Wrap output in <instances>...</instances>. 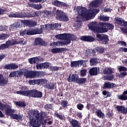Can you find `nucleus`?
<instances>
[{
    "label": "nucleus",
    "mask_w": 127,
    "mask_h": 127,
    "mask_svg": "<svg viewBox=\"0 0 127 127\" xmlns=\"http://www.w3.org/2000/svg\"><path fill=\"white\" fill-rule=\"evenodd\" d=\"M48 82V80L47 79H38V85H44V84H46Z\"/></svg>",
    "instance_id": "e433bc0d"
},
{
    "label": "nucleus",
    "mask_w": 127,
    "mask_h": 127,
    "mask_svg": "<svg viewBox=\"0 0 127 127\" xmlns=\"http://www.w3.org/2000/svg\"><path fill=\"white\" fill-rule=\"evenodd\" d=\"M6 42L8 47H9V46H12L13 45L18 44V42H17V40L11 39L6 41Z\"/></svg>",
    "instance_id": "aec40b11"
},
{
    "label": "nucleus",
    "mask_w": 127,
    "mask_h": 127,
    "mask_svg": "<svg viewBox=\"0 0 127 127\" xmlns=\"http://www.w3.org/2000/svg\"><path fill=\"white\" fill-rule=\"evenodd\" d=\"M5 48H8V46L6 44V42L5 44H2L0 46V49H5Z\"/></svg>",
    "instance_id": "864d4df0"
},
{
    "label": "nucleus",
    "mask_w": 127,
    "mask_h": 127,
    "mask_svg": "<svg viewBox=\"0 0 127 127\" xmlns=\"http://www.w3.org/2000/svg\"><path fill=\"white\" fill-rule=\"evenodd\" d=\"M104 79L105 80H109V81H111V80H113L114 79V75H109L107 76H105Z\"/></svg>",
    "instance_id": "3c124183"
},
{
    "label": "nucleus",
    "mask_w": 127,
    "mask_h": 127,
    "mask_svg": "<svg viewBox=\"0 0 127 127\" xmlns=\"http://www.w3.org/2000/svg\"><path fill=\"white\" fill-rule=\"evenodd\" d=\"M34 44L35 45H43V41H42V39L40 38H38L35 39Z\"/></svg>",
    "instance_id": "7c9ffc66"
},
{
    "label": "nucleus",
    "mask_w": 127,
    "mask_h": 127,
    "mask_svg": "<svg viewBox=\"0 0 127 127\" xmlns=\"http://www.w3.org/2000/svg\"><path fill=\"white\" fill-rule=\"evenodd\" d=\"M43 28H44V25H41L40 29H34L35 34H41V33H42V31L44 29Z\"/></svg>",
    "instance_id": "2f4dec72"
},
{
    "label": "nucleus",
    "mask_w": 127,
    "mask_h": 127,
    "mask_svg": "<svg viewBox=\"0 0 127 127\" xmlns=\"http://www.w3.org/2000/svg\"><path fill=\"white\" fill-rule=\"evenodd\" d=\"M97 26V22H92L89 24L88 27L89 29H91V30H92L93 31H94V32H98L99 33H101L100 32H99L98 30L99 29H101L102 28V26L99 25V27H96Z\"/></svg>",
    "instance_id": "0eeeda50"
},
{
    "label": "nucleus",
    "mask_w": 127,
    "mask_h": 127,
    "mask_svg": "<svg viewBox=\"0 0 127 127\" xmlns=\"http://www.w3.org/2000/svg\"><path fill=\"white\" fill-rule=\"evenodd\" d=\"M78 78V75L77 74H69L67 77V81L69 82H74L76 83L77 82V79Z\"/></svg>",
    "instance_id": "9b49d317"
},
{
    "label": "nucleus",
    "mask_w": 127,
    "mask_h": 127,
    "mask_svg": "<svg viewBox=\"0 0 127 127\" xmlns=\"http://www.w3.org/2000/svg\"><path fill=\"white\" fill-rule=\"evenodd\" d=\"M81 40L83 41H87L88 42H93L95 40V38L89 36H83L80 37Z\"/></svg>",
    "instance_id": "dca6fc26"
},
{
    "label": "nucleus",
    "mask_w": 127,
    "mask_h": 127,
    "mask_svg": "<svg viewBox=\"0 0 127 127\" xmlns=\"http://www.w3.org/2000/svg\"><path fill=\"white\" fill-rule=\"evenodd\" d=\"M90 63L91 66H95V65H97L98 64V59H91L90 60Z\"/></svg>",
    "instance_id": "473e14b6"
},
{
    "label": "nucleus",
    "mask_w": 127,
    "mask_h": 127,
    "mask_svg": "<svg viewBox=\"0 0 127 127\" xmlns=\"http://www.w3.org/2000/svg\"><path fill=\"white\" fill-rule=\"evenodd\" d=\"M65 41L64 42H56V46H63V45H67V44H64Z\"/></svg>",
    "instance_id": "c03bdc74"
},
{
    "label": "nucleus",
    "mask_w": 127,
    "mask_h": 127,
    "mask_svg": "<svg viewBox=\"0 0 127 127\" xmlns=\"http://www.w3.org/2000/svg\"><path fill=\"white\" fill-rule=\"evenodd\" d=\"M44 30H49L50 29H51L50 28V24H47L44 26V28H43Z\"/></svg>",
    "instance_id": "4d7b16f0"
},
{
    "label": "nucleus",
    "mask_w": 127,
    "mask_h": 127,
    "mask_svg": "<svg viewBox=\"0 0 127 127\" xmlns=\"http://www.w3.org/2000/svg\"><path fill=\"white\" fill-rule=\"evenodd\" d=\"M8 37V35L6 34H4L0 35V39L3 40V39H6Z\"/></svg>",
    "instance_id": "09e8293b"
},
{
    "label": "nucleus",
    "mask_w": 127,
    "mask_h": 127,
    "mask_svg": "<svg viewBox=\"0 0 127 127\" xmlns=\"http://www.w3.org/2000/svg\"><path fill=\"white\" fill-rule=\"evenodd\" d=\"M43 66L44 69L45 68H48V67L50 66V64L48 63H44L43 64Z\"/></svg>",
    "instance_id": "338daca9"
},
{
    "label": "nucleus",
    "mask_w": 127,
    "mask_h": 127,
    "mask_svg": "<svg viewBox=\"0 0 127 127\" xmlns=\"http://www.w3.org/2000/svg\"><path fill=\"white\" fill-rule=\"evenodd\" d=\"M29 6L31 7H33V8H35V9H41L42 8V5L41 4H29L28 3Z\"/></svg>",
    "instance_id": "b1692460"
},
{
    "label": "nucleus",
    "mask_w": 127,
    "mask_h": 127,
    "mask_svg": "<svg viewBox=\"0 0 127 127\" xmlns=\"http://www.w3.org/2000/svg\"><path fill=\"white\" fill-rule=\"evenodd\" d=\"M29 85H35L37 84L38 85V80H31L28 82Z\"/></svg>",
    "instance_id": "37998d69"
},
{
    "label": "nucleus",
    "mask_w": 127,
    "mask_h": 127,
    "mask_svg": "<svg viewBox=\"0 0 127 127\" xmlns=\"http://www.w3.org/2000/svg\"><path fill=\"white\" fill-rule=\"evenodd\" d=\"M97 38H99L100 41H102L103 44H107L109 41V37L107 35H97Z\"/></svg>",
    "instance_id": "9d476101"
},
{
    "label": "nucleus",
    "mask_w": 127,
    "mask_h": 127,
    "mask_svg": "<svg viewBox=\"0 0 127 127\" xmlns=\"http://www.w3.org/2000/svg\"><path fill=\"white\" fill-rule=\"evenodd\" d=\"M118 69L119 70L120 72H121V71H127V67H126L125 66H120L118 67Z\"/></svg>",
    "instance_id": "49530a36"
},
{
    "label": "nucleus",
    "mask_w": 127,
    "mask_h": 127,
    "mask_svg": "<svg viewBox=\"0 0 127 127\" xmlns=\"http://www.w3.org/2000/svg\"><path fill=\"white\" fill-rule=\"evenodd\" d=\"M102 93L106 98H107L108 97H111V93H110V92L108 91H103Z\"/></svg>",
    "instance_id": "a18cd8bd"
},
{
    "label": "nucleus",
    "mask_w": 127,
    "mask_h": 127,
    "mask_svg": "<svg viewBox=\"0 0 127 127\" xmlns=\"http://www.w3.org/2000/svg\"><path fill=\"white\" fill-rule=\"evenodd\" d=\"M27 25L29 27H32L33 26H35V25H37V22H34L33 21H26Z\"/></svg>",
    "instance_id": "bb28decb"
},
{
    "label": "nucleus",
    "mask_w": 127,
    "mask_h": 127,
    "mask_svg": "<svg viewBox=\"0 0 127 127\" xmlns=\"http://www.w3.org/2000/svg\"><path fill=\"white\" fill-rule=\"evenodd\" d=\"M36 68L38 70L44 69L43 68V64H37Z\"/></svg>",
    "instance_id": "603ef678"
},
{
    "label": "nucleus",
    "mask_w": 127,
    "mask_h": 127,
    "mask_svg": "<svg viewBox=\"0 0 127 127\" xmlns=\"http://www.w3.org/2000/svg\"><path fill=\"white\" fill-rule=\"evenodd\" d=\"M9 77H11V78L13 77H16V71L10 72L9 74Z\"/></svg>",
    "instance_id": "13d9d810"
},
{
    "label": "nucleus",
    "mask_w": 127,
    "mask_h": 127,
    "mask_svg": "<svg viewBox=\"0 0 127 127\" xmlns=\"http://www.w3.org/2000/svg\"><path fill=\"white\" fill-rule=\"evenodd\" d=\"M100 73V68L98 67H93L89 70V73L92 76H96Z\"/></svg>",
    "instance_id": "4468645a"
},
{
    "label": "nucleus",
    "mask_w": 127,
    "mask_h": 127,
    "mask_svg": "<svg viewBox=\"0 0 127 127\" xmlns=\"http://www.w3.org/2000/svg\"><path fill=\"white\" fill-rule=\"evenodd\" d=\"M99 25L102 27V28L98 30V32H100V33L108 32L109 29H114V27H115L114 25L105 22H99Z\"/></svg>",
    "instance_id": "20e7f679"
},
{
    "label": "nucleus",
    "mask_w": 127,
    "mask_h": 127,
    "mask_svg": "<svg viewBox=\"0 0 127 127\" xmlns=\"http://www.w3.org/2000/svg\"><path fill=\"white\" fill-rule=\"evenodd\" d=\"M24 75L26 78H35V71L26 70Z\"/></svg>",
    "instance_id": "ddd939ff"
},
{
    "label": "nucleus",
    "mask_w": 127,
    "mask_h": 127,
    "mask_svg": "<svg viewBox=\"0 0 127 127\" xmlns=\"http://www.w3.org/2000/svg\"><path fill=\"white\" fill-rule=\"evenodd\" d=\"M96 114L97 117H98V118H100V119H104V117H105V114H104L102 111H101L100 110H98L97 111H96Z\"/></svg>",
    "instance_id": "cd10ccee"
},
{
    "label": "nucleus",
    "mask_w": 127,
    "mask_h": 127,
    "mask_svg": "<svg viewBox=\"0 0 127 127\" xmlns=\"http://www.w3.org/2000/svg\"><path fill=\"white\" fill-rule=\"evenodd\" d=\"M71 67H78V61L72 62L70 64Z\"/></svg>",
    "instance_id": "de8ad7c7"
},
{
    "label": "nucleus",
    "mask_w": 127,
    "mask_h": 127,
    "mask_svg": "<svg viewBox=\"0 0 127 127\" xmlns=\"http://www.w3.org/2000/svg\"><path fill=\"white\" fill-rule=\"evenodd\" d=\"M118 99H119L120 100H123L124 101H127V90L124 91L123 92V95H118Z\"/></svg>",
    "instance_id": "412c9836"
},
{
    "label": "nucleus",
    "mask_w": 127,
    "mask_h": 127,
    "mask_svg": "<svg viewBox=\"0 0 127 127\" xmlns=\"http://www.w3.org/2000/svg\"><path fill=\"white\" fill-rule=\"evenodd\" d=\"M51 70H52V71H58V70H59V67L58 66H52L51 67Z\"/></svg>",
    "instance_id": "0e129e2a"
},
{
    "label": "nucleus",
    "mask_w": 127,
    "mask_h": 127,
    "mask_svg": "<svg viewBox=\"0 0 127 127\" xmlns=\"http://www.w3.org/2000/svg\"><path fill=\"white\" fill-rule=\"evenodd\" d=\"M56 18L58 20L61 21H68L69 18L68 16L65 14V13L60 10H57L56 12Z\"/></svg>",
    "instance_id": "39448f33"
},
{
    "label": "nucleus",
    "mask_w": 127,
    "mask_h": 127,
    "mask_svg": "<svg viewBox=\"0 0 127 127\" xmlns=\"http://www.w3.org/2000/svg\"><path fill=\"white\" fill-rule=\"evenodd\" d=\"M80 73H81V76H82V77L84 76H86V73H87V70L86 69L81 70L80 71Z\"/></svg>",
    "instance_id": "6e6d98bb"
},
{
    "label": "nucleus",
    "mask_w": 127,
    "mask_h": 127,
    "mask_svg": "<svg viewBox=\"0 0 127 127\" xmlns=\"http://www.w3.org/2000/svg\"><path fill=\"white\" fill-rule=\"evenodd\" d=\"M76 39H77V37L74 35L66 34V41H65L64 44H70V43H71V40L74 41V40H76Z\"/></svg>",
    "instance_id": "1a4fd4ad"
},
{
    "label": "nucleus",
    "mask_w": 127,
    "mask_h": 127,
    "mask_svg": "<svg viewBox=\"0 0 127 127\" xmlns=\"http://www.w3.org/2000/svg\"><path fill=\"white\" fill-rule=\"evenodd\" d=\"M116 109L118 112H120L122 114H127V107L117 106L116 107Z\"/></svg>",
    "instance_id": "2eb2a0df"
},
{
    "label": "nucleus",
    "mask_w": 127,
    "mask_h": 127,
    "mask_svg": "<svg viewBox=\"0 0 127 127\" xmlns=\"http://www.w3.org/2000/svg\"><path fill=\"white\" fill-rule=\"evenodd\" d=\"M11 64V70H14V69H17L18 65L14 64Z\"/></svg>",
    "instance_id": "8fccbe9b"
},
{
    "label": "nucleus",
    "mask_w": 127,
    "mask_h": 127,
    "mask_svg": "<svg viewBox=\"0 0 127 127\" xmlns=\"http://www.w3.org/2000/svg\"><path fill=\"white\" fill-rule=\"evenodd\" d=\"M67 50L65 48H53L51 49V52L52 53H62L63 52H65Z\"/></svg>",
    "instance_id": "f3484780"
},
{
    "label": "nucleus",
    "mask_w": 127,
    "mask_h": 127,
    "mask_svg": "<svg viewBox=\"0 0 127 127\" xmlns=\"http://www.w3.org/2000/svg\"><path fill=\"white\" fill-rule=\"evenodd\" d=\"M116 23H117V24H119V25H122L123 23V21H124L123 19H121V18L119 17H116Z\"/></svg>",
    "instance_id": "ea45409f"
},
{
    "label": "nucleus",
    "mask_w": 127,
    "mask_h": 127,
    "mask_svg": "<svg viewBox=\"0 0 127 127\" xmlns=\"http://www.w3.org/2000/svg\"><path fill=\"white\" fill-rule=\"evenodd\" d=\"M56 38L57 39H60L61 40H64V41H66L67 40V34H61L59 35H56L55 36Z\"/></svg>",
    "instance_id": "6ab92c4d"
},
{
    "label": "nucleus",
    "mask_w": 127,
    "mask_h": 127,
    "mask_svg": "<svg viewBox=\"0 0 127 127\" xmlns=\"http://www.w3.org/2000/svg\"><path fill=\"white\" fill-rule=\"evenodd\" d=\"M37 60H38L37 58H32L29 59V62L30 64H35L37 62Z\"/></svg>",
    "instance_id": "4c0bfd02"
},
{
    "label": "nucleus",
    "mask_w": 127,
    "mask_h": 127,
    "mask_svg": "<svg viewBox=\"0 0 127 127\" xmlns=\"http://www.w3.org/2000/svg\"><path fill=\"white\" fill-rule=\"evenodd\" d=\"M67 104H68V102L67 101H64L62 102V106L63 108H66L67 107Z\"/></svg>",
    "instance_id": "69168bd1"
},
{
    "label": "nucleus",
    "mask_w": 127,
    "mask_h": 127,
    "mask_svg": "<svg viewBox=\"0 0 127 127\" xmlns=\"http://www.w3.org/2000/svg\"><path fill=\"white\" fill-rule=\"evenodd\" d=\"M46 87H47L48 89H54V85L52 84L50 85V84L48 83L46 85Z\"/></svg>",
    "instance_id": "bf43d9fd"
},
{
    "label": "nucleus",
    "mask_w": 127,
    "mask_h": 127,
    "mask_svg": "<svg viewBox=\"0 0 127 127\" xmlns=\"http://www.w3.org/2000/svg\"><path fill=\"white\" fill-rule=\"evenodd\" d=\"M25 73L26 72V69H22L20 70L16 71V77H21L23 75V72Z\"/></svg>",
    "instance_id": "a878e982"
},
{
    "label": "nucleus",
    "mask_w": 127,
    "mask_h": 127,
    "mask_svg": "<svg viewBox=\"0 0 127 127\" xmlns=\"http://www.w3.org/2000/svg\"><path fill=\"white\" fill-rule=\"evenodd\" d=\"M0 110L3 111L4 110L5 114L7 115H11L14 112L13 110L11 109L10 106L7 104H3L0 102Z\"/></svg>",
    "instance_id": "423d86ee"
},
{
    "label": "nucleus",
    "mask_w": 127,
    "mask_h": 127,
    "mask_svg": "<svg viewBox=\"0 0 127 127\" xmlns=\"http://www.w3.org/2000/svg\"><path fill=\"white\" fill-rule=\"evenodd\" d=\"M7 79H5L3 78L2 75L0 74V86H2L3 85H6L7 83Z\"/></svg>",
    "instance_id": "4be33fe9"
},
{
    "label": "nucleus",
    "mask_w": 127,
    "mask_h": 127,
    "mask_svg": "<svg viewBox=\"0 0 127 127\" xmlns=\"http://www.w3.org/2000/svg\"><path fill=\"white\" fill-rule=\"evenodd\" d=\"M9 17H31V16H32V15H28V13L26 14H22L20 13H10L9 15H8Z\"/></svg>",
    "instance_id": "6e6552de"
},
{
    "label": "nucleus",
    "mask_w": 127,
    "mask_h": 127,
    "mask_svg": "<svg viewBox=\"0 0 127 127\" xmlns=\"http://www.w3.org/2000/svg\"><path fill=\"white\" fill-rule=\"evenodd\" d=\"M127 73L126 72H121L120 74H119V77L120 78H124L125 76H127Z\"/></svg>",
    "instance_id": "052dcab7"
},
{
    "label": "nucleus",
    "mask_w": 127,
    "mask_h": 127,
    "mask_svg": "<svg viewBox=\"0 0 127 127\" xmlns=\"http://www.w3.org/2000/svg\"><path fill=\"white\" fill-rule=\"evenodd\" d=\"M53 4H54V5H55L56 6L59 7L60 6V5H62L63 4L64 5L65 4L58 0H55L53 2Z\"/></svg>",
    "instance_id": "f704fd0d"
},
{
    "label": "nucleus",
    "mask_w": 127,
    "mask_h": 127,
    "mask_svg": "<svg viewBox=\"0 0 127 127\" xmlns=\"http://www.w3.org/2000/svg\"><path fill=\"white\" fill-rule=\"evenodd\" d=\"M104 74H112L113 73V69L111 68L106 67L104 69L102 70Z\"/></svg>",
    "instance_id": "c756f323"
},
{
    "label": "nucleus",
    "mask_w": 127,
    "mask_h": 127,
    "mask_svg": "<svg viewBox=\"0 0 127 127\" xmlns=\"http://www.w3.org/2000/svg\"><path fill=\"white\" fill-rule=\"evenodd\" d=\"M13 111H14V112L12 113L11 114H9L8 116H10L12 119H14L17 121H21L22 119V116L18 114H13L14 113V110H13Z\"/></svg>",
    "instance_id": "a211bd4d"
},
{
    "label": "nucleus",
    "mask_w": 127,
    "mask_h": 127,
    "mask_svg": "<svg viewBox=\"0 0 127 127\" xmlns=\"http://www.w3.org/2000/svg\"><path fill=\"white\" fill-rule=\"evenodd\" d=\"M27 35H33L35 34V31L34 29H30L27 30Z\"/></svg>",
    "instance_id": "c9c22d12"
},
{
    "label": "nucleus",
    "mask_w": 127,
    "mask_h": 127,
    "mask_svg": "<svg viewBox=\"0 0 127 127\" xmlns=\"http://www.w3.org/2000/svg\"><path fill=\"white\" fill-rule=\"evenodd\" d=\"M17 42H18V44H22L23 45L26 44V41H25L23 39H17Z\"/></svg>",
    "instance_id": "79ce46f5"
},
{
    "label": "nucleus",
    "mask_w": 127,
    "mask_h": 127,
    "mask_svg": "<svg viewBox=\"0 0 127 127\" xmlns=\"http://www.w3.org/2000/svg\"><path fill=\"white\" fill-rule=\"evenodd\" d=\"M77 108L78 110H80V111H82L84 108V105L83 104H78L77 105Z\"/></svg>",
    "instance_id": "680f3d73"
},
{
    "label": "nucleus",
    "mask_w": 127,
    "mask_h": 127,
    "mask_svg": "<svg viewBox=\"0 0 127 127\" xmlns=\"http://www.w3.org/2000/svg\"><path fill=\"white\" fill-rule=\"evenodd\" d=\"M119 51L121 52H127V48H121L119 49Z\"/></svg>",
    "instance_id": "774afa93"
},
{
    "label": "nucleus",
    "mask_w": 127,
    "mask_h": 127,
    "mask_svg": "<svg viewBox=\"0 0 127 127\" xmlns=\"http://www.w3.org/2000/svg\"><path fill=\"white\" fill-rule=\"evenodd\" d=\"M76 10L78 14V16H82L85 18L86 20H89V19H93L97 14L99 13L100 10L93 9L92 11H89L88 13L87 12V9L85 7L78 6L76 8Z\"/></svg>",
    "instance_id": "f03ea898"
},
{
    "label": "nucleus",
    "mask_w": 127,
    "mask_h": 127,
    "mask_svg": "<svg viewBox=\"0 0 127 127\" xmlns=\"http://www.w3.org/2000/svg\"><path fill=\"white\" fill-rule=\"evenodd\" d=\"M87 79L85 78H79V76L78 78L76 79L77 84H84V83L86 82Z\"/></svg>",
    "instance_id": "c85d7f7f"
},
{
    "label": "nucleus",
    "mask_w": 127,
    "mask_h": 127,
    "mask_svg": "<svg viewBox=\"0 0 127 127\" xmlns=\"http://www.w3.org/2000/svg\"><path fill=\"white\" fill-rule=\"evenodd\" d=\"M99 19L100 20H102V21H109V20L110 19V17L107 16L105 15H100L99 17Z\"/></svg>",
    "instance_id": "72a5a7b5"
},
{
    "label": "nucleus",
    "mask_w": 127,
    "mask_h": 127,
    "mask_svg": "<svg viewBox=\"0 0 127 127\" xmlns=\"http://www.w3.org/2000/svg\"><path fill=\"white\" fill-rule=\"evenodd\" d=\"M15 104L16 106H18V107H25V103L21 101H18V102H15Z\"/></svg>",
    "instance_id": "58836bf2"
},
{
    "label": "nucleus",
    "mask_w": 127,
    "mask_h": 127,
    "mask_svg": "<svg viewBox=\"0 0 127 127\" xmlns=\"http://www.w3.org/2000/svg\"><path fill=\"white\" fill-rule=\"evenodd\" d=\"M19 26H20V23L18 22H15L12 25V27H15V28H17V27H19Z\"/></svg>",
    "instance_id": "5fc2aeb1"
},
{
    "label": "nucleus",
    "mask_w": 127,
    "mask_h": 127,
    "mask_svg": "<svg viewBox=\"0 0 127 127\" xmlns=\"http://www.w3.org/2000/svg\"><path fill=\"white\" fill-rule=\"evenodd\" d=\"M30 116V124L33 127H40L41 124L45 125L47 123L46 120L43 117H39L40 113L38 111L31 110L29 112Z\"/></svg>",
    "instance_id": "f257e3e1"
},
{
    "label": "nucleus",
    "mask_w": 127,
    "mask_h": 127,
    "mask_svg": "<svg viewBox=\"0 0 127 127\" xmlns=\"http://www.w3.org/2000/svg\"><path fill=\"white\" fill-rule=\"evenodd\" d=\"M116 86V84L114 83H111L110 82H105L104 84L103 88L104 89H106V88H114V87Z\"/></svg>",
    "instance_id": "5701e85b"
},
{
    "label": "nucleus",
    "mask_w": 127,
    "mask_h": 127,
    "mask_svg": "<svg viewBox=\"0 0 127 127\" xmlns=\"http://www.w3.org/2000/svg\"><path fill=\"white\" fill-rule=\"evenodd\" d=\"M16 94L25 96L26 97H33L34 98H41L42 97V92L36 89L28 91H16Z\"/></svg>",
    "instance_id": "7ed1b4c3"
},
{
    "label": "nucleus",
    "mask_w": 127,
    "mask_h": 127,
    "mask_svg": "<svg viewBox=\"0 0 127 127\" xmlns=\"http://www.w3.org/2000/svg\"><path fill=\"white\" fill-rule=\"evenodd\" d=\"M94 105L93 104H88L87 106H86V108L87 109V110H90V109H93L94 108Z\"/></svg>",
    "instance_id": "e2e57ef3"
},
{
    "label": "nucleus",
    "mask_w": 127,
    "mask_h": 127,
    "mask_svg": "<svg viewBox=\"0 0 127 127\" xmlns=\"http://www.w3.org/2000/svg\"><path fill=\"white\" fill-rule=\"evenodd\" d=\"M102 3H103V0H96L92 2L89 4V6L90 8L91 7H98V6H100Z\"/></svg>",
    "instance_id": "f8f14e48"
},
{
    "label": "nucleus",
    "mask_w": 127,
    "mask_h": 127,
    "mask_svg": "<svg viewBox=\"0 0 127 127\" xmlns=\"http://www.w3.org/2000/svg\"><path fill=\"white\" fill-rule=\"evenodd\" d=\"M70 124L72 127H80V124H79V122L75 119H73L70 122Z\"/></svg>",
    "instance_id": "393cba45"
},
{
    "label": "nucleus",
    "mask_w": 127,
    "mask_h": 127,
    "mask_svg": "<svg viewBox=\"0 0 127 127\" xmlns=\"http://www.w3.org/2000/svg\"><path fill=\"white\" fill-rule=\"evenodd\" d=\"M96 50L98 53H104L105 52V49L103 47H97Z\"/></svg>",
    "instance_id": "a19ab883"
}]
</instances>
